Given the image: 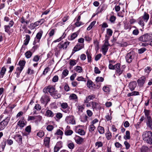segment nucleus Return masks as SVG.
Here are the masks:
<instances>
[{
	"instance_id": "obj_61",
	"label": "nucleus",
	"mask_w": 152,
	"mask_h": 152,
	"mask_svg": "<svg viewBox=\"0 0 152 152\" xmlns=\"http://www.w3.org/2000/svg\"><path fill=\"white\" fill-rule=\"evenodd\" d=\"M124 28L125 29L127 30L129 29L130 30L131 28V26L128 24H126L124 26Z\"/></svg>"
},
{
	"instance_id": "obj_20",
	"label": "nucleus",
	"mask_w": 152,
	"mask_h": 152,
	"mask_svg": "<svg viewBox=\"0 0 152 152\" xmlns=\"http://www.w3.org/2000/svg\"><path fill=\"white\" fill-rule=\"evenodd\" d=\"M137 85L135 82H133L130 83L129 84V86L131 90L133 91L134 90Z\"/></svg>"
},
{
	"instance_id": "obj_30",
	"label": "nucleus",
	"mask_w": 152,
	"mask_h": 152,
	"mask_svg": "<svg viewBox=\"0 0 152 152\" xmlns=\"http://www.w3.org/2000/svg\"><path fill=\"white\" fill-rule=\"evenodd\" d=\"M26 39L24 40V44L25 45H27L28 43L29 40L30 39V37L28 34L26 35Z\"/></svg>"
},
{
	"instance_id": "obj_64",
	"label": "nucleus",
	"mask_w": 152,
	"mask_h": 152,
	"mask_svg": "<svg viewBox=\"0 0 152 152\" xmlns=\"http://www.w3.org/2000/svg\"><path fill=\"white\" fill-rule=\"evenodd\" d=\"M39 57L38 55H36L34 57L33 60L35 62H37L39 60Z\"/></svg>"
},
{
	"instance_id": "obj_16",
	"label": "nucleus",
	"mask_w": 152,
	"mask_h": 152,
	"mask_svg": "<svg viewBox=\"0 0 152 152\" xmlns=\"http://www.w3.org/2000/svg\"><path fill=\"white\" fill-rule=\"evenodd\" d=\"M147 126L152 130V119L151 118L146 119Z\"/></svg>"
},
{
	"instance_id": "obj_7",
	"label": "nucleus",
	"mask_w": 152,
	"mask_h": 152,
	"mask_svg": "<svg viewBox=\"0 0 152 152\" xmlns=\"http://www.w3.org/2000/svg\"><path fill=\"white\" fill-rule=\"evenodd\" d=\"M68 41H66L64 43H60L58 45V47L59 49H66L70 43Z\"/></svg>"
},
{
	"instance_id": "obj_60",
	"label": "nucleus",
	"mask_w": 152,
	"mask_h": 152,
	"mask_svg": "<svg viewBox=\"0 0 152 152\" xmlns=\"http://www.w3.org/2000/svg\"><path fill=\"white\" fill-rule=\"evenodd\" d=\"M103 78L102 77H97L96 79V81L97 82H102L103 81Z\"/></svg>"
},
{
	"instance_id": "obj_46",
	"label": "nucleus",
	"mask_w": 152,
	"mask_h": 152,
	"mask_svg": "<svg viewBox=\"0 0 152 152\" xmlns=\"http://www.w3.org/2000/svg\"><path fill=\"white\" fill-rule=\"evenodd\" d=\"M91 104L92 105V108L94 110L96 109L97 106L98 104L97 103L94 102H91Z\"/></svg>"
},
{
	"instance_id": "obj_21",
	"label": "nucleus",
	"mask_w": 152,
	"mask_h": 152,
	"mask_svg": "<svg viewBox=\"0 0 152 152\" xmlns=\"http://www.w3.org/2000/svg\"><path fill=\"white\" fill-rule=\"evenodd\" d=\"M141 17L142 18V19H143L144 21L145 22H147L149 18V15L146 12H145L144 15Z\"/></svg>"
},
{
	"instance_id": "obj_50",
	"label": "nucleus",
	"mask_w": 152,
	"mask_h": 152,
	"mask_svg": "<svg viewBox=\"0 0 152 152\" xmlns=\"http://www.w3.org/2000/svg\"><path fill=\"white\" fill-rule=\"evenodd\" d=\"M75 70L79 73H80L82 72V69L81 66H77L76 67Z\"/></svg>"
},
{
	"instance_id": "obj_42",
	"label": "nucleus",
	"mask_w": 152,
	"mask_h": 152,
	"mask_svg": "<svg viewBox=\"0 0 152 152\" xmlns=\"http://www.w3.org/2000/svg\"><path fill=\"white\" fill-rule=\"evenodd\" d=\"M96 23V21H94L92 22L89 26H88V27L87 28V30H90V29H91L93 26L95 25Z\"/></svg>"
},
{
	"instance_id": "obj_53",
	"label": "nucleus",
	"mask_w": 152,
	"mask_h": 152,
	"mask_svg": "<svg viewBox=\"0 0 152 152\" xmlns=\"http://www.w3.org/2000/svg\"><path fill=\"white\" fill-rule=\"evenodd\" d=\"M55 31L54 29H51L49 32L48 35L50 37L53 36L54 34Z\"/></svg>"
},
{
	"instance_id": "obj_3",
	"label": "nucleus",
	"mask_w": 152,
	"mask_h": 152,
	"mask_svg": "<svg viewBox=\"0 0 152 152\" xmlns=\"http://www.w3.org/2000/svg\"><path fill=\"white\" fill-rule=\"evenodd\" d=\"M10 119V117H7L0 123V131L3 130L8 124Z\"/></svg>"
},
{
	"instance_id": "obj_48",
	"label": "nucleus",
	"mask_w": 152,
	"mask_h": 152,
	"mask_svg": "<svg viewBox=\"0 0 152 152\" xmlns=\"http://www.w3.org/2000/svg\"><path fill=\"white\" fill-rule=\"evenodd\" d=\"M88 118V116L86 115H85L82 117L81 121L83 122H86L87 121Z\"/></svg>"
},
{
	"instance_id": "obj_6",
	"label": "nucleus",
	"mask_w": 152,
	"mask_h": 152,
	"mask_svg": "<svg viewBox=\"0 0 152 152\" xmlns=\"http://www.w3.org/2000/svg\"><path fill=\"white\" fill-rule=\"evenodd\" d=\"M65 120L68 124H75V121L73 116H67Z\"/></svg>"
},
{
	"instance_id": "obj_23",
	"label": "nucleus",
	"mask_w": 152,
	"mask_h": 152,
	"mask_svg": "<svg viewBox=\"0 0 152 152\" xmlns=\"http://www.w3.org/2000/svg\"><path fill=\"white\" fill-rule=\"evenodd\" d=\"M46 115L48 117H53L54 116V114L51 111L48 110L46 112Z\"/></svg>"
},
{
	"instance_id": "obj_27",
	"label": "nucleus",
	"mask_w": 152,
	"mask_h": 152,
	"mask_svg": "<svg viewBox=\"0 0 152 152\" xmlns=\"http://www.w3.org/2000/svg\"><path fill=\"white\" fill-rule=\"evenodd\" d=\"M95 128L96 127L94 125L91 124L89 126V131L91 133H94Z\"/></svg>"
},
{
	"instance_id": "obj_47",
	"label": "nucleus",
	"mask_w": 152,
	"mask_h": 152,
	"mask_svg": "<svg viewBox=\"0 0 152 152\" xmlns=\"http://www.w3.org/2000/svg\"><path fill=\"white\" fill-rule=\"evenodd\" d=\"M94 44L96 50H98L99 49V43L97 40L94 41Z\"/></svg>"
},
{
	"instance_id": "obj_24",
	"label": "nucleus",
	"mask_w": 152,
	"mask_h": 152,
	"mask_svg": "<svg viewBox=\"0 0 152 152\" xmlns=\"http://www.w3.org/2000/svg\"><path fill=\"white\" fill-rule=\"evenodd\" d=\"M50 138L49 137H46L44 139V143L45 145L48 147L49 145L50 142Z\"/></svg>"
},
{
	"instance_id": "obj_58",
	"label": "nucleus",
	"mask_w": 152,
	"mask_h": 152,
	"mask_svg": "<svg viewBox=\"0 0 152 152\" xmlns=\"http://www.w3.org/2000/svg\"><path fill=\"white\" fill-rule=\"evenodd\" d=\"M103 90L106 92H109L110 91V88L107 86H104L102 88Z\"/></svg>"
},
{
	"instance_id": "obj_59",
	"label": "nucleus",
	"mask_w": 152,
	"mask_h": 152,
	"mask_svg": "<svg viewBox=\"0 0 152 152\" xmlns=\"http://www.w3.org/2000/svg\"><path fill=\"white\" fill-rule=\"evenodd\" d=\"M146 50L145 48H142L138 50V53L139 54H141L144 53Z\"/></svg>"
},
{
	"instance_id": "obj_41",
	"label": "nucleus",
	"mask_w": 152,
	"mask_h": 152,
	"mask_svg": "<svg viewBox=\"0 0 152 152\" xmlns=\"http://www.w3.org/2000/svg\"><path fill=\"white\" fill-rule=\"evenodd\" d=\"M139 94V93L137 91H134L132 93H129L127 94L128 96H130L134 95H138Z\"/></svg>"
},
{
	"instance_id": "obj_55",
	"label": "nucleus",
	"mask_w": 152,
	"mask_h": 152,
	"mask_svg": "<svg viewBox=\"0 0 152 152\" xmlns=\"http://www.w3.org/2000/svg\"><path fill=\"white\" fill-rule=\"evenodd\" d=\"M54 128V127L51 125H48L46 128V129L49 131H52Z\"/></svg>"
},
{
	"instance_id": "obj_15",
	"label": "nucleus",
	"mask_w": 152,
	"mask_h": 152,
	"mask_svg": "<svg viewBox=\"0 0 152 152\" xmlns=\"http://www.w3.org/2000/svg\"><path fill=\"white\" fill-rule=\"evenodd\" d=\"M70 128V127L67 126L66 127L67 129H66L65 131L64 134L66 135L69 136L71 135L73 133L72 130L68 129Z\"/></svg>"
},
{
	"instance_id": "obj_5",
	"label": "nucleus",
	"mask_w": 152,
	"mask_h": 152,
	"mask_svg": "<svg viewBox=\"0 0 152 152\" xmlns=\"http://www.w3.org/2000/svg\"><path fill=\"white\" fill-rule=\"evenodd\" d=\"M50 100V99L49 96L46 95H45L42 96L40 99V101L41 103L45 104V106Z\"/></svg>"
},
{
	"instance_id": "obj_57",
	"label": "nucleus",
	"mask_w": 152,
	"mask_h": 152,
	"mask_svg": "<svg viewBox=\"0 0 152 152\" xmlns=\"http://www.w3.org/2000/svg\"><path fill=\"white\" fill-rule=\"evenodd\" d=\"M44 134L45 133L44 132L42 131H40L37 133V135L39 137H41L44 136Z\"/></svg>"
},
{
	"instance_id": "obj_29",
	"label": "nucleus",
	"mask_w": 152,
	"mask_h": 152,
	"mask_svg": "<svg viewBox=\"0 0 152 152\" xmlns=\"http://www.w3.org/2000/svg\"><path fill=\"white\" fill-rule=\"evenodd\" d=\"M102 52L104 55H105L108 50V46L103 45L102 47Z\"/></svg>"
},
{
	"instance_id": "obj_10",
	"label": "nucleus",
	"mask_w": 152,
	"mask_h": 152,
	"mask_svg": "<svg viewBox=\"0 0 152 152\" xmlns=\"http://www.w3.org/2000/svg\"><path fill=\"white\" fill-rule=\"evenodd\" d=\"M116 71L117 74H118L119 75H120L123 72V70L120 69V64L118 63L115 65V69Z\"/></svg>"
},
{
	"instance_id": "obj_43",
	"label": "nucleus",
	"mask_w": 152,
	"mask_h": 152,
	"mask_svg": "<svg viewBox=\"0 0 152 152\" xmlns=\"http://www.w3.org/2000/svg\"><path fill=\"white\" fill-rule=\"evenodd\" d=\"M32 55V53L30 51H28L26 52L25 53L26 57L27 58H30Z\"/></svg>"
},
{
	"instance_id": "obj_33",
	"label": "nucleus",
	"mask_w": 152,
	"mask_h": 152,
	"mask_svg": "<svg viewBox=\"0 0 152 152\" xmlns=\"http://www.w3.org/2000/svg\"><path fill=\"white\" fill-rule=\"evenodd\" d=\"M149 148L146 146H143L141 149V152H149Z\"/></svg>"
},
{
	"instance_id": "obj_26",
	"label": "nucleus",
	"mask_w": 152,
	"mask_h": 152,
	"mask_svg": "<svg viewBox=\"0 0 152 152\" xmlns=\"http://www.w3.org/2000/svg\"><path fill=\"white\" fill-rule=\"evenodd\" d=\"M76 132L81 135H83L85 134V132L84 130L82 129H76Z\"/></svg>"
},
{
	"instance_id": "obj_9",
	"label": "nucleus",
	"mask_w": 152,
	"mask_h": 152,
	"mask_svg": "<svg viewBox=\"0 0 152 152\" xmlns=\"http://www.w3.org/2000/svg\"><path fill=\"white\" fill-rule=\"evenodd\" d=\"M20 21L22 24H25L22 27L23 29H25L26 27V26L29 23V21L26 20L24 17L22 16L20 19Z\"/></svg>"
},
{
	"instance_id": "obj_44",
	"label": "nucleus",
	"mask_w": 152,
	"mask_h": 152,
	"mask_svg": "<svg viewBox=\"0 0 152 152\" xmlns=\"http://www.w3.org/2000/svg\"><path fill=\"white\" fill-rule=\"evenodd\" d=\"M144 71L145 75H147L151 71V68L149 67H147L145 69Z\"/></svg>"
},
{
	"instance_id": "obj_56",
	"label": "nucleus",
	"mask_w": 152,
	"mask_h": 152,
	"mask_svg": "<svg viewBox=\"0 0 152 152\" xmlns=\"http://www.w3.org/2000/svg\"><path fill=\"white\" fill-rule=\"evenodd\" d=\"M95 145L98 146V148L100 147H101L103 146V144L101 142L98 141L97 142L95 143Z\"/></svg>"
},
{
	"instance_id": "obj_45",
	"label": "nucleus",
	"mask_w": 152,
	"mask_h": 152,
	"mask_svg": "<svg viewBox=\"0 0 152 152\" xmlns=\"http://www.w3.org/2000/svg\"><path fill=\"white\" fill-rule=\"evenodd\" d=\"M37 26L36 25L35 23H34L30 24L28 26V28H29L31 30H33Z\"/></svg>"
},
{
	"instance_id": "obj_39",
	"label": "nucleus",
	"mask_w": 152,
	"mask_h": 152,
	"mask_svg": "<svg viewBox=\"0 0 152 152\" xmlns=\"http://www.w3.org/2000/svg\"><path fill=\"white\" fill-rule=\"evenodd\" d=\"M124 138L126 139H129L130 137V134L129 131H126V135L124 136Z\"/></svg>"
},
{
	"instance_id": "obj_2",
	"label": "nucleus",
	"mask_w": 152,
	"mask_h": 152,
	"mask_svg": "<svg viewBox=\"0 0 152 152\" xmlns=\"http://www.w3.org/2000/svg\"><path fill=\"white\" fill-rule=\"evenodd\" d=\"M43 91L45 93H49L51 95L56 94L57 91L55 87L51 85L45 87L43 89Z\"/></svg>"
},
{
	"instance_id": "obj_18",
	"label": "nucleus",
	"mask_w": 152,
	"mask_h": 152,
	"mask_svg": "<svg viewBox=\"0 0 152 152\" xmlns=\"http://www.w3.org/2000/svg\"><path fill=\"white\" fill-rule=\"evenodd\" d=\"M14 138L18 142H22V136L19 134H16L14 137Z\"/></svg>"
},
{
	"instance_id": "obj_34",
	"label": "nucleus",
	"mask_w": 152,
	"mask_h": 152,
	"mask_svg": "<svg viewBox=\"0 0 152 152\" xmlns=\"http://www.w3.org/2000/svg\"><path fill=\"white\" fill-rule=\"evenodd\" d=\"M42 118V117L40 115H38L37 116H35V122H36L38 123L39 122H40Z\"/></svg>"
},
{
	"instance_id": "obj_8",
	"label": "nucleus",
	"mask_w": 152,
	"mask_h": 152,
	"mask_svg": "<svg viewBox=\"0 0 152 152\" xmlns=\"http://www.w3.org/2000/svg\"><path fill=\"white\" fill-rule=\"evenodd\" d=\"M84 47V44H80L79 43L77 44L74 47L73 50L74 51V53L72 52V54H73L75 52L78 51L83 48Z\"/></svg>"
},
{
	"instance_id": "obj_36",
	"label": "nucleus",
	"mask_w": 152,
	"mask_h": 152,
	"mask_svg": "<svg viewBox=\"0 0 152 152\" xmlns=\"http://www.w3.org/2000/svg\"><path fill=\"white\" fill-rule=\"evenodd\" d=\"M86 53L87 55L88 61V62H91V54L89 53L88 50H87L86 52Z\"/></svg>"
},
{
	"instance_id": "obj_32",
	"label": "nucleus",
	"mask_w": 152,
	"mask_h": 152,
	"mask_svg": "<svg viewBox=\"0 0 152 152\" xmlns=\"http://www.w3.org/2000/svg\"><path fill=\"white\" fill-rule=\"evenodd\" d=\"M44 22L45 19H42L39 20L36 22L35 23L37 26L39 25L42 24Z\"/></svg>"
},
{
	"instance_id": "obj_11",
	"label": "nucleus",
	"mask_w": 152,
	"mask_h": 152,
	"mask_svg": "<svg viewBox=\"0 0 152 152\" xmlns=\"http://www.w3.org/2000/svg\"><path fill=\"white\" fill-rule=\"evenodd\" d=\"M76 142L78 144H81L83 142L84 139L78 136H76L74 138Z\"/></svg>"
},
{
	"instance_id": "obj_62",
	"label": "nucleus",
	"mask_w": 152,
	"mask_h": 152,
	"mask_svg": "<svg viewBox=\"0 0 152 152\" xmlns=\"http://www.w3.org/2000/svg\"><path fill=\"white\" fill-rule=\"evenodd\" d=\"M107 34L109 36H111L112 35L113 33L112 31L110 29H107Z\"/></svg>"
},
{
	"instance_id": "obj_63",
	"label": "nucleus",
	"mask_w": 152,
	"mask_h": 152,
	"mask_svg": "<svg viewBox=\"0 0 152 152\" xmlns=\"http://www.w3.org/2000/svg\"><path fill=\"white\" fill-rule=\"evenodd\" d=\"M68 148L70 149H73L74 147V145L72 142L69 143L68 145Z\"/></svg>"
},
{
	"instance_id": "obj_52",
	"label": "nucleus",
	"mask_w": 152,
	"mask_h": 152,
	"mask_svg": "<svg viewBox=\"0 0 152 152\" xmlns=\"http://www.w3.org/2000/svg\"><path fill=\"white\" fill-rule=\"evenodd\" d=\"M26 61L24 60L20 61L19 62V64L20 66H22L23 68L25 65Z\"/></svg>"
},
{
	"instance_id": "obj_13",
	"label": "nucleus",
	"mask_w": 152,
	"mask_h": 152,
	"mask_svg": "<svg viewBox=\"0 0 152 152\" xmlns=\"http://www.w3.org/2000/svg\"><path fill=\"white\" fill-rule=\"evenodd\" d=\"M145 80V77L143 76L141 77L137 81L138 84L140 86H142L144 83Z\"/></svg>"
},
{
	"instance_id": "obj_38",
	"label": "nucleus",
	"mask_w": 152,
	"mask_h": 152,
	"mask_svg": "<svg viewBox=\"0 0 152 152\" xmlns=\"http://www.w3.org/2000/svg\"><path fill=\"white\" fill-rule=\"evenodd\" d=\"M69 73L68 71L66 69H64L62 73V77L64 78Z\"/></svg>"
},
{
	"instance_id": "obj_40",
	"label": "nucleus",
	"mask_w": 152,
	"mask_h": 152,
	"mask_svg": "<svg viewBox=\"0 0 152 152\" xmlns=\"http://www.w3.org/2000/svg\"><path fill=\"white\" fill-rule=\"evenodd\" d=\"M5 31L7 33H10L11 31V28L10 27H11L10 26H9L8 25H5L4 26Z\"/></svg>"
},
{
	"instance_id": "obj_31",
	"label": "nucleus",
	"mask_w": 152,
	"mask_h": 152,
	"mask_svg": "<svg viewBox=\"0 0 152 152\" xmlns=\"http://www.w3.org/2000/svg\"><path fill=\"white\" fill-rule=\"evenodd\" d=\"M139 39L140 41L142 42H147L145 34L140 37Z\"/></svg>"
},
{
	"instance_id": "obj_1",
	"label": "nucleus",
	"mask_w": 152,
	"mask_h": 152,
	"mask_svg": "<svg viewBox=\"0 0 152 152\" xmlns=\"http://www.w3.org/2000/svg\"><path fill=\"white\" fill-rule=\"evenodd\" d=\"M143 140L150 144H152V132L151 131L145 132L142 135Z\"/></svg>"
},
{
	"instance_id": "obj_54",
	"label": "nucleus",
	"mask_w": 152,
	"mask_h": 152,
	"mask_svg": "<svg viewBox=\"0 0 152 152\" xmlns=\"http://www.w3.org/2000/svg\"><path fill=\"white\" fill-rule=\"evenodd\" d=\"M70 97L71 99H76L77 98V95L74 94H72L70 96Z\"/></svg>"
},
{
	"instance_id": "obj_22",
	"label": "nucleus",
	"mask_w": 152,
	"mask_h": 152,
	"mask_svg": "<svg viewBox=\"0 0 152 152\" xmlns=\"http://www.w3.org/2000/svg\"><path fill=\"white\" fill-rule=\"evenodd\" d=\"M43 33V31H41L37 33L36 36V37L37 39H38L37 41V42H39V40L42 36Z\"/></svg>"
},
{
	"instance_id": "obj_17",
	"label": "nucleus",
	"mask_w": 152,
	"mask_h": 152,
	"mask_svg": "<svg viewBox=\"0 0 152 152\" xmlns=\"http://www.w3.org/2000/svg\"><path fill=\"white\" fill-rule=\"evenodd\" d=\"M6 71V69L5 67H3L1 68L0 72V79L2 78L3 77Z\"/></svg>"
},
{
	"instance_id": "obj_28",
	"label": "nucleus",
	"mask_w": 152,
	"mask_h": 152,
	"mask_svg": "<svg viewBox=\"0 0 152 152\" xmlns=\"http://www.w3.org/2000/svg\"><path fill=\"white\" fill-rule=\"evenodd\" d=\"M147 42L152 39V34L147 33L145 34Z\"/></svg>"
},
{
	"instance_id": "obj_51",
	"label": "nucleus",
	"mask_w": 152,
	"mask_h": 152,
	"mask_svg": "<svg viewBox=\"0 0 152 152\" xmlns=\"http://www.w3.org/2000/svg\"><path fill=\"white\" fill-rule=\"evenodd\" d=\"M55 134L60 136H62L63 134V132L60 129H58L55 133Z\"/></svg>"
},
{
	"instance_id": "obj_12",
	"label": "nucleus",
	"mask_w": 152,
	"mask_h": 152,
	"mask_svg": "<svg viewBox=\"0 0 152 152\" xmlns=\"http://www.w3.org/2000/svg\"><path fill=\"white\" fill-rule=\"evenodd\" d=\"M95 98V96L93 94L89 95L86 97V99L84 100V103H88L91 100Z\"/></svg>"
},
{
	"instance_id": "obj_37",
	"label": "nucleus",
	"mask_w": 152,
	"mask_h": 152,
	"mask_svg": "<svg viewBox=\"0 0 152 152\" xmlns=\"http://www.w3.org/2000/svg\"><path fill=\"white\" fill-rule=\"evenodd\" d=\"M143 19H142V17H140L138 18V23L139 24L142 26H144V21L143 20Z\"/></svg>"
},
{
	"instance_id": "obj_49",
	"label": "nucleus",
	"mask_w": 152,
	"mask_h": 152,
	"mask_svg": "<svg viewBox=\"0 0 152 152\" xmlns=\"http://www.w3.org/2000/svg\"><path fill=\"white\" fill-rule=\"evenodd\" d=\"M106 138L108 140H110L111 138V134L110 132H108L106 134Z\"/></svg>"
},
{
	"instance_id": "obj_4",
	"label": "nucleus",
	"mask_w": 152,
	"mask_h": 152,
	"mask_svg": "<svg viewBox=\"0 0 152 152\" xmlns=\"http://www.w3.org/2000/svg\"><path fill=\"white\" fill-rule=\"evenodd\" d=\"M135 54L133 52L128 53L126 56V61L129 63H131L135 56Z\"/></svg>"
},
{
	"instance_id": "obj_35",
	"label": "nucleus",
	"mask_w": 152,
	"mask_h": 152,
	"mask_svg": "<svg viewBox=\"0 0 152 152\" xmlns=\"http://www.w3.org/2000/svg\"><path fill=\"white\" fill-rule=\"evenodd\" d=\"M98 130L99 133L100 134H103L104 133V129L102 126H99L98 127Z\"/></svg>"
},
{
	"instance_id": "obj_25",
	"label": "nucleus",
	"mask_w": 152,
	"mask_h": 152,
	"mask_svg": "<svg viewBox=\"0 0 152 152\" xmlns=\"http://www.w3.org/2000/svg\"><path fill=\"white\" fill-rule=\"evenodd\" d=\"M144 112L146 118V119H148V118L149 119V118H151V116L149 115L150 112L149 110L145 109Z\"/></svg>"
},
{
	"instance_id": "obj_14",
	"label": "nucleus",
	"mask_w": 152,
	"mask_h": 152,
	"mask_svg": "<svg viewBox=\"0 0 152 152\" xmlns=\"http://www.w3.org/2000/svg\"><path fill=\"white\" fill-rule=\"evenodd\" d=\"M26 121H25L23 118L22 120H20L18 122L17 125L20 127L23 128L26 125Z\"/></svg>"
},
{
	"instance_id": "obj_19",
	"label": "nucleus",
	"mask_w": 152,
	"mask_h": 152,
	"mask_svg": "<svg viewBox=\"0 0 152 152\" xmlns=\"http://www.w3.org/2000/svg\"><path fill=\"white\" fill-rule=\"evenodd\" d=\"M78 33L77 32L73 33L71 35L68 37V39L72 40L75 39L77 36Z\"/></svg>"
}]
</instances>
